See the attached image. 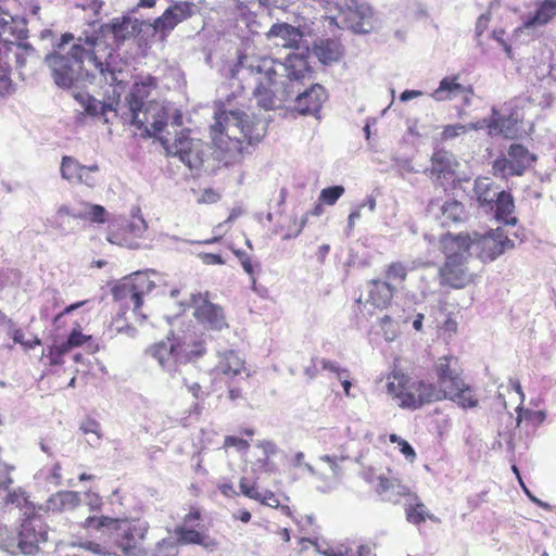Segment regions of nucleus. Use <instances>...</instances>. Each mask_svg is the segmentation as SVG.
Returning <instances> with one entry per match:
<instances>
[{
  "label": "nucleus",
  "mask_w": 556,
  "mask_h": 556,
  "mask_svg": "<svg viewBox=\"0 0 556 556\" xmlns=\"http://www.w3.org/2000/svg\"><path fill=\"white\" fill-rule=\"evenodd\" d=\"M73 39L72 34H63L53 52L46 58L55 84L62 88H70L75 79L88 77L90 71L94 70L113 86L117 77L110 63L112 54L109 48L98 38H87L84 43H73L70 50L65 51V46Z\"/></svg>",
  "instance_id": "obj_1"
},
{
  "label": "nucleus",
  "mask_w": 556,
  "mask_h": 556,
  "mask_svg": "<svg viewBox=\"0 0 556 556\" xmlns=\"http://www.w3.org/2000/svg\"><path fill=\"white\" fill-rule=\"evenodd\" d=\"M265 134V122L241 110L216 112L215 123L210 127L211 139L226 165L241 162L249 147L257 144Z\"/></svg>",
  "instance_id": "obj_2"
},
{
  "label": "nucleus",
  "mask_w": 556,
  "mask_h": 556,
  "mask_svg": "<svg viewBox=\"0 0 556 556\" xmlns=\"http://www.w3.org/2000/svg\"><path fill=\"white\" fill-rule=\"evenodd\" d=\"M386 391L402 409L417 410L433 402L444 400V394L432 382L393 368L386 376Z\"/></svg>",
  "instance_id": "obj_3"
},
{
  "label": "nucleus",
  "mask_w": 556,
  "mask_h": 556,
  "mask_svg": "<svg viewBox=\"0 0 556 556\" xmlns=\"http://www.w3.org/2000/svg\"><path fill=\"white\" fill-rule=\"evenodd\" d=\"M468 240L466 237H454L451 232L440 238L441 250L445 255V261L438 271L440 286L464 289L476 282L478 275L467 266Z\"/></svg>",
  "instance_id": "obj_4"
},
{
  "label": "nucleus",
  "mask_w": 556,
  "mask_h": 556,
  "mask_svg": "<svg viewBox=\"0 0 556 556\" xmlns=\"http://www.w3.org/2000/svg\"><path fill=\"white\" fill-rule=\"evenodd\" d=\"M159 86L156 77L147 75L132 85L130 93L127 96V106L129 110L128 122L139 129L146 125H151L155 131H162L166 126V112L157 103L146 105L147 100Z\"/></svg>",
  "instance_id": "obj_5"
},
{
  "label": "nucleus",
  "mask_w": 556,
  "mask_h": 556,
  "mask_svg": "<svg viewBox=\"0 0 556 556\" xmlns=\"http://www.w3.org/2000/svg\"><path fill=\"white\" fill-rule=\"evenodd\" d=\"M275 66L276 61L273 58L256 56L250 60L242 72V78L248 80V87L253 89L258 104L266 110L275 106L279 77Z\"/></svg>",
  "instance_id": "obj_6"
},
{
  "label": "nucleus",
  "mask_w": 556,
  "mask_h": 556,
  "mask_svg": "<svg viewBox=\"0 0 556 556\" xmlns=\"http://www.w3.org/2000/svg\"><path fill=\"white\" fill-rule=\"evenodd\" d=\"M245 371V361L235 351H226L218 355V361L212 369L213 384L226 387L228 399L231 401L243 399L244 389L249 383V375Z\"/></svg>",
  "instance_id": "obj_7"
},
{
  "label": "nucleus",
  "mask_w": 556,
  "mask_h": 556,
  "mask_svg": "<svg viewBox=\"0 0 556 556\" xmlns=\"http://www.w3.org/2000/svg\"><path fill=\"white\" fill-rule=\"evenodd\" d=\"M454 237L468 238V253L472 250L475 255L483 263L496 260L506 250L515 247L514 241L506 236L501 227L490 229L484 233L473 232L470 235L460 232L454 235Z\"/></svg>",
  "instance_id": "obj_8"
},
{
  "label": "nucleus",
  "mask_w": 556,
  "mask_h": 556,
  "mask_svg": "<svg viewBox=\"0 0 556 556\" xmlns=\"http://www.w3.org/2000/svg\"><path fill=\"white\" fill-rule=\"evenodd\" d=\"M149 526L144 521L116 519L113 527L115 544L124 556H146L142 542L148 533Z\"/></svg>",
  "instance_id": "obj_9"
},
{
  "label": "nucleus",
  "mask_w": 556,
  "mask_h": 556,
  "mask_svg": "<svg viewBox=\"0 0 556 556\" xmlns=\"http://www.w3.org/2000/svg\"><path fill=\"white\" fill-rule=\"evenodd\" d=\"M193 317L207 329L222 330L228 327L224 307L210 299V292H198L191 295Z\"/></svg>",
  "instance_id": "obj_10"
},
{
  "label": "nucleus",
  "mask_w": 556,
  "mask_h": 556,
  "mask_svg": "<svg viewBox=\"0 0 556 556\" xmlns=\"http://www.w3.org/2000/svg\"><path fill=\"white\" fill-rule=\"evenodd\" d=\"M34 50L22 43H15L9 39H2L0 43V83L5 91L11 85L10 74L13 66L22 68Z\"/></svg>",
  "instance_id": "obj_11"
},
{
  "label": "nucleus",
  "mask_w": 556,
  "mask_h": 556,
  "mask_svg": "<svg viewBox=\"0 0 556 556\" xmlns=\"http://www.w3.org/2000/svg\"><path fill=\"white\" fill-rule=\"evenodd\" d=\"M166 151L167 155L177 156L190 169H199L204 163L206 144L181 131L174 143L166 147Z\"/></svg>",
  "instance_id": "obj_12"
},
{
  "label": "nucleus",
  "mask_w": 556,
  "mask_h": 556,
  "mask_svg": "<svg viewBox=\"0 0 556 556\" xmlns=\"http://www.w3.org/2000/svg\"><path fill=\"white\" fill-rule=\"evenodd\" d=\"M48 541V527L41 517L33 515L21 525L17 547L22 554L35 555L40 544Z\"/></svg>",
  "instance_id": "obj_13"
},
{
  "label": "nucleus",
  "mask_w": 556,
  "mask_h": 556,
  "mask_svg": "<svg viewBox=\"0 0 556 556\" xmlns=\"http://www.w3.org/2000/svg\"><path fill=\"white\" fill-rule=\"evenodd\" d=\"M194 8L193 2L177 1L169 5L161 16L156 17L152 26L156 33L168 36L179 23L194 14Z\"/></svg>",
  "instance_id": "obj_14"
},
{
  "label": "nucleus",
  "mask_w": 556,
  "mask_h": 556,
  "mask_svg": "<svg viewBox=\"0 0 556 556\" xmlns=\"http://www.w3.org/2000/svg\"><path fill=\"white\" fill-rule=\"evenodd\" d=\"M201 511L197 507H191L185 515L182 523L175 529L176 540L181 545H206L207 535L199 526Z\"/></svg>",
  "instance_id": "obj_15"
},
{
  "label": "nucleus",
  "mask_w": 556,
  "mask_h": 556,
  "mask_svg": "<svg viewBox=\"0 0 556 556\" xmlns=\"http://www.w3.org/2000/svg\"><path fill=\"white\" fill-rule=\"evenodd\" d=\"M521 121L515 113L502 115L495 108L492 109L489 135L503 136L506 139H517L522 134Z\"/></svg>",
  "instance_id": "obj_16"
},
{
  "label": "nucleus",
  "mask_w": 556,
  "mask_h": 556,
  "mask_svg": "<svg viewBox=\"0 0 556 556\" xmlns=\"http://www.w3.org/2000/svg\"><path fill=\"white\" fill-rule=\"evenodd\" d=\"M396 288L379 278L367 281V296L365 304L376 309L383 311L391 306Z\"/></svg>",
  "instance_id": "obj_17"
},
{
  "label": "nucleus",
  "mask_w": 556,
  "mask_h": 556,
  "mask_svg": "<svg viewBox=\"0 0 556 556\" xmlns=\"http://www.w3.org/2000/svg\"><path fill=\"white\" fill-rule=\"evenodd\" d=\"M174 339L177 349L176 361L179 365L197 362L206 354L205 341L197 334Z\"/></svg>",
  "instance_id": "obj_18"
},
{
  "label": "nucleus",
  "mask_w": 556,
  "mask_h": 556,
  "mask_svg": "<svg viewBox=\"0 0 556 556\" xmlns=\"http://www.w3.org/2000/svg\"><path fill=\"white\" fill-rule=\"evenodd\" d=\"M74 98L89 115H102L104 117L105 123L110 122V117L108 116L109 113H113L114 116L117 115V106L119 105V94H117L116 98H113L109 102H100L86 92H77L74 94Z\"/></svg>",
  "instance_id": "obj_19"
},
{
  "label": "nucleus",
  "mask_w": 556,
  "mask_h": 556,
  "mask_svg": "<svg viewBox=\"0 0 556 556\" xmlns=\"http://www.w3.org/2000/svg\"><path fill=\"white\" fill-rule=\"evenodd\" d=\"M404 513L406 521L414 526H420L427 520L439 522V518L429 511L420 496L413 491L405 497Z\"/></svg>",
  "instance_id": "obj_20"
},
{
  "label": "nucleus",
  "mask_w": 556,
  "mask_h": 556,
  "mask_svg": "<svg viewBox=\"0 0 556 556\" xmlns=\"http://www.w3.org/2000/svg\"><path fill=\"white\" fill-rule=\"evenodd\" d=\"M327 94L323 86L316 84L300 93L295 99V110L301 114H315L323 105Z\"/></svg>",
  "instance_id": "obj_21"
},
{
  "label": "nucleus",
  "mask_w": 556,
  "mask_h": 556,
  "mask_svg": "<svg viewBox=\"0 0 556 556\" xmlns=\"http://www.w3.org/2000/svg\"><path fill=\"white\" fill-rule=\"evenodd\" d=\"M452 357L443 356L438 359L434 366L440 391L444 394L447 390H457L462 386V375L451 366Z\"/></svg>",
  "instance_id": "obj_22"
},
{
  "label": "nucleus",
  "mask_w": 556,
  "mask_h": 556,
  "mask_svg": "<svg viewBox=\"0 0 556 556\" xmlns=\"http://www.w3.org/2000/svg\"><path fill=\"white\" fill-rule=\"evenodd\" d=\"M151 356L166 370H177L179 363L176 361L177 349L175 339L167 338L150 346Z\"/></svg>",
  "instance_id": "obj_23"
},
{
  "label": "nucleus",
  "mask_w": 556,
  "mask_h": 556,
  "mask_svg": "<svg viewBox=\"0 0 556 556\" xmlns=\"http://www.w3.org/2000/svg\"><path fill=\"white\" fill-rule=\"evenodd\" d=\"M458 79V75H451L442 78L438 88L430 93V97L437 102H444L451 101L457 96L464 93H472L471 87L462 85Z\"/></svg>",
  "instance_id": "obj_24"
},
{
  "label": "nucleus",
  "mask_w": 556,
  "mask_h": 556,
  "mask_svg": "<svg viewBox=\"0 0 556 556\" xmlns=\"http://www.w3.org/2000/svg\"><path fill=\"white\" fill-rule=\"evenodd\" d=\"M375 490L379 495H384L387 501L394 504L399 503L400 498H405L412 491L410 488L403 484L400 479L386 476H379L377 478Z\"/></svg>",
  "instance_id": "obj_25"
},
{
  "label": "nucleus",
  "mask_w": 556,
  "mask_h": 556,
  "mask_svg": "<svg viewBox=\"0 0 556 556\" xmlns=\"http://www.w3.org/2000/svg\"><path fill=\"white\" fill-rule=\"evenodd\" d=\"M300 37L301 33L299 29L288 23L273 24L266 33V38L268 40L278 39L275 45L282 48L295 47Z\"/></svg>",
  "instance_id": "obj_26"
},
{
  "label": "nucleus",
  "mask_w": 556,
  "mask_h": 556,
  "mask_svg": "<svg viewBox=\"0 0 556 556\" xmlns=\"http://www.w3.org/2000/svg\"><path fill=\"white\" fill-rule=\"evenodd\" d=\"M430 170L431 175L441 186H444L445 181H454L456 177L452 160L446 152L443 151L433 153Z\"/></svg>",
  "instance_id": "obj_27"
},
{
  "label": "nucleus",
  "mask_w": 556,
  "mask_h": 556,
  "mask_svg": "<svg viewBox=\"0 0 556 556\" xmlns=\"http://www.w3.org/2000/svg\"><path fill=\"white\" fill-rule=\"evenodd\" d=\"M494 217L496 220L505 225L515 226L518 222L514 216L515 202L510 192L502 190L497 193V198L493 203Z\"/></svg>",
  "instance_id": "obj_28"
},
{
  "label": "nucleus",
  "mask_w": 556,
  "mask_h": 556,
  "mask_svg": "<svg viewBox=\"0 0 556 556\" xmlns=\"http://www.w3.org/2000/svg\"><path fill=\"white\" fill-rule=\"evenodd\" d=\"M142 289L134 281H126L114 289V298L127 306H131L135 313H139L142 306Z\"/></svg>",
  "instance_id": "obj_29"
},
{
  "label": "nucleus",
  "mask_w": 556,
  "mask_h": 556,
  "mask_svg": "<svg viewBox=\"0 0 556 556\" xmlns=\"http://www.w3.org/2000/svg\"><path fill=\"white\" fill-rule=\"evenodd\" d=\"M307 52L291 53L286 59V71L288 77L293 80H303L311 78L313 70L307 61Z\"/></svg>",
  "instance_id": "obj_30"
},
{
  "label": "nucleus",
  "mask_w": 556,
  "mask_h": 556,
  "mask_svg": "<svg viewBox=\"0 0 556 556\" xmlns=\"http://www.w3.org/2000/svg\"><path fill=\"white\" fill-rule=\"evenodd\" d=\"M86 170H99V166L97 164L92 165H83L73 156L64 155L60 165V174L61 177L70 182L78 181L80 178V174Z\"/></svg>",
  "instance_id": "obj_31"
},
{
  "label": "nucleus",
  "mask_w": 556,
  "mask_h": 556,
  "mask_svg": "<svg viewBox=\"0 0 556 556\" xmlns=\"http://www.w3.org/2000/svg\"><path fill=\"white\" fill-rule=\"evenodd\" d=\"M497 188L494 182L490 181L488 178H477L473 186V191L477 198V201L482 207L493 208V203L497 198Z\"/></svg>",
  "instance_id": "obj_32"
},
{
  "label": "nucleus",
  "mask_w": 556,
  "mask_h": 556,
  "mask_svg": "<svg viewBox=\"0 0 556 556\" xmlns=\"http://www.w3.org/2000/svg\"><path fill=\"white\" fill-rule=\"evenodd\" d=\"M508 156L515 166V174L523 175L526 169L535 161V156L522 144L513 143L508 148Z\"/></svg>",
  "instance_id": "obj_33"
},
{
  "label": "nucleus",
  "mask_w": 556,
  "mask_h": 556,
  "mask_svg": "<svg viewBox=\"0 0 556 556\" xmlns=\"http://www.w3.org/2000/svg\"><path fill=\"white\" fill-rule=\"evenodd\" d=\"M448 397L453 402H455L458 406L463 408H473L478 406V399L473 394L472 389L462 381V386L458 387L457 390H447L444 393V399Z\"/></svg>",
  "instance_id": "obj_34"
},
{
  "label": "nucleus",
  "mask_w": 556,
  "mask_h": 556,
  "mask_svg": "<svg viewBox=\"0 0 556 556\" xmlns=\"http://www.w3.org/2000/svg\"><path fill=\"white\" fill-rule=\"evenodd\" d=\"M556 16V1L544 0L538 4L534 14L525 22L526 27L545 25Z\"/></svg>",
  "instance_id": "obj_35"
},
{
  "label": "nucleus",
  "mask_w": 556,
  "mask_h": 556,
  "mask_svg": "<svg viewBox=\"0 0 556 556\" xmlns=\"http://www.w3.org/2000/svg\"><path fill=\"white\" fill-rule=\"evenodd\" d=\"M466 216L465 206L457 200H448L441 206V223L448 226L451 224L460 223Z\"/></svg>",
  "instance_id": "obj_36"
},
{
  "label": "nucleus",
  "mask_w": 556,
  "mask_h": 556,
  "mask_svg": "<svg viewBox=\"0 0 556 556\" xmlns=\"http://www.w3.org/2000/svg\"><path fill=\"white\" fill-rule=\"evenodd\" d=\"M129 18L127 17H115L110 23L101 26V33L104 36H111L113 38L114 43H122L129 28Z\"/></svg>",
  "instance_id": "obj_37"
},
{
  "label": "nucleus",
  "mask_w": 556,
  "mask_h": 556,
  "mask_svg": "<svg viewBox=\"0 0 556 556\" xmlns=\"http://www.w3.org/2000/svg\"><path fill=\"white\" fill-rule=\"evenodd\" d=\"M324 204L325 203L318 201V203H316L311 211L306 212L300 220L294 217L291 220V225L288 227L287 232L282 236V239L287 240L298 237L306 226L308 216H320L324 214Z\"/></svg>",
  "instance_id": "obj_38"
},
{
  "label": "nucleus",
  "mask_w": 556,
  "mask_h": 556,
  "mask_svg": "<svg viewBox=\"0 0 556 556\" xmlns=\"http://www.w3.org/2000/svg\"><path fill=\"white\" fill-rule=\"evenodd\" d=\"M71 352L64 341L48 346L42 352V357L47 359L50 366H60L64 364V357Z\"/></svg>",
  "instance_id": "obj_39"
},
{
  "label": "nucleus",
  "mask_w": 556,
  "mask_h": 556,
  "mask_svg": "<svg viewBox=\"0 0 556 556\" xmlns=\"http://www.w3.org/2000/svg\"><path fill=\"white\" fill-rule=\"evenodd\" d=\"M408 275V268L406 264L402 261H394L389 263L384 268V277L388 282H399L402 283L406 280Z\"/></svg>",
  "instance_id": "obj_40"
},
{
  "label": "nucleus",
  "mask_w": 556,
  "mask_h": 556,
  "mask_svg": "<svg viewBox=\"0 0 556 556\" xmlns=\"http://www.w3.org/2000/svg\"><path fill=\"white\" fill-rule=\"evenodd\" d=\"M79 430L85 435H89V434L92 435L91 440H88L89 444L92 447H97L100 445L103 433L101 430V425L98 420L90 418V417L86 418L85 420L81 421V424L79 426Z\"/></svg>",
  "instance_id": "obj_41"
},
{
  "label": "nucleus",
  "mask_w": 556,
  "mask_h": 556,
  "mask_svg": "<svg viewBox=\"0 0 556 556\" xmlns=\"http://www.w3.org/2000/svg\"><path fill=\"white\" fill-rule=\"evenodd\" d=\"M315 53L325 64L337 61L340 55L338 43L333 40L321 41L318 46L315 47Z\"/></svg>",
  "instance_id": "obj_42"
},
{
  "label": "nucleus",
  "mask_w": 556,
  "mask_h": 556,
  "mask_svg": "<svg viewBox=\"0 0 556 556\" xmlns=\"http://www.w3.org/2000/svg\"><path fill=\"white\" fill-rule=\"evenodd\" d=\"M87 207H88L87 212L79 214L76 217H79V218H83V219H86V220H89L92 223H98V224H103L106 222L108 213H106V210L102 205L87 204Z\"/></svg>",
  "instance_id": "obj_43"
},
{
  "label": "nucleus",
  "mask_w": 556,
  "mask_h": 556,
  "mask_svg": "<svg viewBox=\"0 0 556 556\" xmlns=\"http://www.w3.org/2000/svg\"><path fill=\"white\" fill-rule=\"evenodd\" d=\"M115 522V518H111L108 516H90L85 519L81 526L85 529L100 530L101 528H108L113 530Z\"/></svg>",
  "instance_id": "obj_44"
},
{
  "label": "nucleus",
  "mask_w": 556,
  "mask_h": 556,
  "mask_svg": "<svg viewBox=\"0 0 556 556\" xmlns=\"http://www.w3.org/2000/svg\"><path fill=\"white\" fill-rule=\"evenodd\" d=\"M239 488L241 494H243L245 497L256 502L257 500H261V491L256 480H250L247 477H241L239 481Z\"/></svg>",
  "instance_id": "obj_45"
},
{
  "label": "nucleus",
  "mask_w": 556,
  "mask_h": 556,
  "mask_svg": "<svg viewBox=\"0 0 556 556\" xmlns=\"http://www.w3.org/2000/svg\"><path fill=\"white\" fill-rule=\"evenodd\" d=\"M493 170L495 175H501L503 178L509 176H518L515 172V166L510 157L500 156L493 162Z\"/></svg>",
  "instance_id": "obj_46"
},
{
  "label": "nucleus",
  "mask_w": 556,
  "mask_h": 556,
  "mask_svg": "<svg viewBox=\"0 0 556 556\" xmlns=\"http://www.w3.org/2000/svg\"><path fill=\"white\" fill-rule=\"evenodd\" d=\"M344 188L342 186H332L324 188L318 197V201L326 205H333L343 195Z\"/></svg>",
  "instance_id": "obj_47"
},
{
  "label": "nucleus",
  "mask_w": 556,
  "mask_h": 556,
  "mask_svg": "<svg viewBox=\"0 0 556 556\" xmlns=\"http://www.w3.org/2000/svg\"><path fill=\"white\" fill-rule=\"evenodd\" d=\"M257 502L261 505L268 506L271 508H281V510L286 515H290V507L287 505H281L278 496L270 490H265L264 492H261V500H257Z\"/></svg>",
  "instance_id": "obj_48"
},
{
  "label": "nucleus",
  "mask_w": 556,
  "mask_h": 556,
  "mask_svg": "<svg viewBox=\"0 0 556 556\" xmlns=\"http://www.w3.org/2000/svg\"><path fill=\"white\" fill-rule=\"evenodd\" d=\"M89 340H91V336L83 333L81 330H80V327L78 325L77 328H74L70 332L67 339L64 340V342L66 343V345L72 351L74 348H78V346L84 345Z\"/></svg>",
  "instance_id": "obj_49"
},
{
  "label": "nucleus",
  "mask_w": 556,
  "mask_h": 556,
  "mask_svg": "<svg viewBox=\"0 0 556 556\" xmlns=\"http://www.w3.org/2000/svg\"><path fill=\"white\" fill-rule=\"evenodd\" d=\"M469 131V127L464 124H451L443 127L441 139L444 141L455 139Z\"/></svg>",
  "instance_id": "obj_50"
},
{
  "label": "nucleus",
  "mask_w": 556,
  "mask_h": 556,
  "mask_svg": "<svg viewBox=\"0 0 556 556\" xmlns=\"http://www.w3.org/2000/svg\"><path fill=\"white\" fill-rule=\"evenodd\" d=\"M391 443H395L399 446L400 452L409 460H414L416 458V452L413 446L404 439L400 438L397 434L392 433L389 437Z\"/></svg>",
  "instance_id": "obj_51"
},
{
  "label": "nucleus",
  "mask_w": 556,
  "mask_h": 556,
  "mask_svg": "<svg viewBox=\"0 0 556 556\" xmlns=\"http://www.w3.org/2000/svg\"><path fill=\"white\" fill-rule=\"evenodd\" d=\"M223 447L225 450L235 447L238 452H247L250 448V442L247 439L236 435H226L224 438Z\"/></svg>",
  "instance_id": "obj_52"
},
{
  "label": "nucleus",
  "mask_w": 556,
  "mask_h": 556,
  "mask_svg": "<svg viewBox=\"0 0 556 556\" xmlns=\"http://www.w3.org/2000/svg\"><path fill=\"white\" fill-rule=\"evenodd\" d=\"M233 254L240 261V264L243 267L244 271L248 275L253 276L254 275V265H253L251 256L245 251H242V250H233Z\"/></svg>",
  "instance_id": "obj_53"
},
{
  "label": "nucleus",
  "mask_w": 556,
  "mask_h": 556,
  "mask_svg": "<svg viewBox=\"0 0 556 556\" xmlns=\"http://www.w3.org/2000/svg\"><path fill=\"white\" fill-rule=\"evenodd\" d=\"M80 547H83L86 551H89L93 554L101 555V556H110V551L102 544L93 542V541H85L80 543Z\"/></svg>",
  "instance_id": "obj_54"
},
{
  "label": "nucleus",
  "mask_w": 556,
  "mask_h": 556,
  "mask_svg": "<svg viewBox=\"0 0 556 556\" xmlns=\"http://www.w3.org/2000/svg\"><path fill=\"white\" fill-rule=\"evenodd\" d=\"M350 552L352 551L344 545L328 547L326 549L318 548V553L324 556H350Z\"/></svg>",
  "instance_id": "obj_55"
},
{
  "label": "nucleus",
  "mask_w": 556,
  "mask_h": 556,
  "mask_svg": "<svg viewBox=\"0 0 556 556\" xmlns=\"http://www.w3.org/2000/svg\"><path fill=\"white\" fill-rule=\"evenodd\" d=\"M220 194L212 188L204 189L201 197L199 198V203L213 204L219 201Z\"/></svg>",
  "instance_id": "obj_56"
},
{
  "label": "nucleus",
  "mask_w": 556,
  "mask_h": 556,
  "mask_svg": "<svg viewBox=\"0 0 556 556\" xmlns=\"http://www.w3.org/2000/svg\"><path fill=\"white\" fill-rule=\"evenodd\" d=\"M491 21V13L481 14L476 23V36L481 37L483 33L488 29L489 23Z\"/></svg>",
  "instance_id": "obj_57"
},
{
  "label": "nucleus",
  "mask_w": 556,
  "mask_h": 556,
  "mask_svg": "<svg viewBox=\"0 0 556 556\" xmlns=\"http://www.w3.org/2000/svg\"><path fill=\"white\" fill-rule=\"evenodd\" d=\"M200 260L205 265H223L225 264L224 258L220 254L216 253H201L199 254Z\"/></svg>",
  "instance_id": "obj_58"
},
{
  "label": "nucleus",
  "mask_w": 556,
  "mask_h": 556,
  "mask_svg": "<svg viewBox=\"0 0 556 556\" xmlns=\"http://www.w3.org/2000/svg\"><path fill=\"white\" fill-rule=\"evenodd\" d=\"M504 35H505V30L500 28V29H494L493 33H492V37L503 47L504 51L506 52V54L511 58L513 55V49L510 47V45H508L505 40H504Z\"/></svg>",
  "instance_id": "obj_59"
},
{
  "label": "nucleus",
  "mask_w": 556,
  "mask_h": 556,
  "mask_svg": "<svg viewBox=\"0 0 556 556\" xmlns=\"http://www.w3.org/2000/svg\"><path fill=\"white\" fill-rule=\"evenodd\" d=\"M99 170H86L85 173H81L77 184H83L90 188H93L97 185V179L93 175L97 174Z\"/></svg>",
  "instance_id": "obj_60"
},
{
  "label": "nucleus",
  "mask_w": 556,
  "mask_h": 556,
  "mask_svg": "<svg viewBox=\"0 0 556 556\" xmlns=\"http://www.w3.org/2000/svg\"><path fill=\"white\" fill-rule=\"evenodd\" d=\"M321 368L325 370H330L332 372H336L338 378L341 379L343 374H346V377H349V371L346 369H340L336 363L327 359L320 361Z\"/></svg>",
  "instance_id": "obj_61"
},
{
  "label": "nucleus",
  "mask_w": 556,
  "mask_h": 556,
  "mask_svg": "<svg viewBox=\"0 0 556 556\" xmlns=\"http://www.w3.org/2000/svg\"><path fill=\"white\" fill-rule=\"evenodd\" d=\"M365 203L358 204L349 215L348 218V228L349 230H353L355 226V222L361 218L362 216V210L365 207Z\"/></svg>",
  "instance_id": "obj_62"
},
{
  "label": "nucleus",
  "mask_w": 556,
  "mask_h": 556,
  "mask_svg": "<svg viewBox=\"0 0 556 556\" xmlns=\"http://www.w3.org/2000/svg\"><path fill=\"white\" fill-rule=\"evenodd\" d=\"M86 303V301H80V302H76V303H73L68 306H66L62 312H60L55 317H54V325L55 326H59V324L61 323L62 318L72 313L73 311L77 309L78 307L83 306L84 304Z\"/></svg>",
  "instance_id": "obj_63"
},
{
  "label": "nucleus",
  "mask_w": 556,
  "mask_h": 556,
  "mask_svg": "<svg viewBox=\"0 0 556 556\" xmlns=\"http://www.w3.org/2000/svg\"><path fill=\"white\" fill-rule=\"evenodd\" d=\"M76 500V494L73 492H60L53 496L51 502H59L61 505L73 503Z\"/></svg>",
  "instance_id": "obj_64"
}]
</instances>
